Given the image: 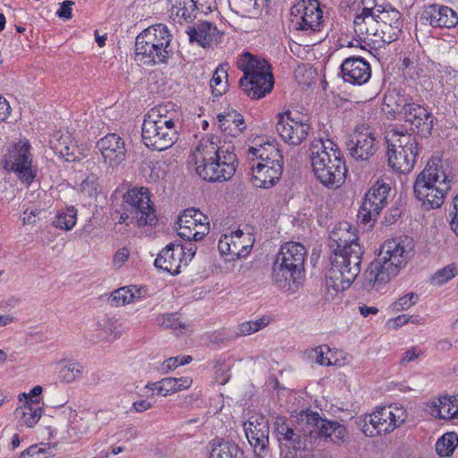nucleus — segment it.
I'll return each mask as SVG.
<instances>
[{"mask_svg": "<svg viewBox=\"0 0 458 458\" xmlns=\"http://www.w3.org/2000/svg\"><path fill=\"white\" fill-rule=\"evenodd\" d=\"M331 267L326 285L335 292L348 289L360 273L364 250L359 242L357 230L348 222L339 223L329 236Z\"/></svg>", "mask_w": 458, "mask_h": 458, "instance_id": "nucleus-1", "label": "nucleus"}, {"mask_svg": "<svg viewBox=\"0 0 458 458\" xmlns=\"http://www.w3.org/2000/svg\"><path fill=\"white\" fill-rule=\"evenodd\" d=\"M412 239H392L383 244L378 257L373 260L364 272L362 287L368 293H378L395 276L411 257Z\"/></svg>", "mask_w": 458, "mask_h": 458, "instance_id": "nucleus-2", "label": "nucleus"}, {"mask_svg": "<svg viewBox=\"0 0 458 458\" xmlns=\"http://www.w3.org/2000/svg\"><path fill=\"white\" fill-rule=\"evenodd\" d=\"M197 174L205 181L225 182L236 170L237 157L230 142L218 145L210 140L200 142L191 157Z\"/></svg>", "mask_w": 458, "mask_h": 458, "instance_id": "nucleus-3", "label": "nucleus"}, {"mask_svg": "<svg viewBox=\"0 0 458 458\" xmlns=\"http://www.w3.org/2000/svg\"><path fill=\"white\" fill-rule=\"evenodd\" d=\"M310 157L317 179L326 186L339 187L347 172L341 150L330 140H314Z\"/></svg>", "mask_w": 458, "mask_h": 458, "instance_id": "nucleus-4", "label": "nucleus"}, {"mask_svg": "<svg viewBox=\"0 0 458 458\" xmlns=\"http://www.w3.org/2000/svg\"><path fill=\"white\" fill-rule=\"evenodd\" d=\"M312 411H302L295 423L290 424L284 417L277 416L274 421L275 433L281 445L294 451H310L316 447L315 426L311 422Z\"/></svg>", "mask_w": 458, "mask_h": 458, "instance_id": "nucleus-5", "label": "nucleus"}, {"mask_svg": "<svg viewBox=\"0 0 458 458\" xmlns=\"http://www.w3.org/2000/svg\"><path fill=\"white\" fill-rule=\"evenodd\" d=\"M237 65L244 73L239 85L249 98L259 99L272 90L274 78L267 61L246 52L241 55Z\"/></svg>", "mask_w": 458, "mask_h": 458, "instance_id": "nucleus-6", "label": "nucleus"}, {"mask_svg": "<svg viewBox=\"0 0 458 458\" xmlns=\"http://www.w3.org/2000/svg\"><path fill=\"white\" fill-rule=\"evenodd\" d=\"M305 247L299 242L282 245L272 268L274 283L284 291H290L304 270Z\"/></svg>", "mask_w": 458, "mask_h": 458, "instance_id": "nucleus-7", "label": "nucleus"}, {"mask_svg": "<svg viewBox=\"0 0 458 458\" xmlns=\"http://www.w3.org/2000/svg\"><path fill=\"white\" fill-rule=\"evenodd\" d=\"M407 418L408 413L403 406L390 404L377 407L373 413L359 418L356 423L366 437H373L393 432Z\"/></svg>", "mask_w": 458, "mask_h": 458, "instance_id": "nucleus-8", "label": "nucleus"}, {"mask_svg": "<svg viewBox=\"0 0 458 458\" xmlns=\"http://www.w3.org/2000/svg\"><path fill=\"white\" fill-rule=\"evenodd\" d=\"M157 222L155 209L150 204L147 188H133L123 195L120 224H137L138 226L152 225Z\"/></svg>", "mask_w": 458, "mask_h": 458, "instance_id": "nucleus-9", "label": "nucleus"}, {"mask_svg": "<svg viewBox=\"0 0 458 458\" xmlns=\"http://www.w3.org/2000/svg\"><path fill=\"white\" fill-rule=\"evenodd\" d=\"M276 119V131L285 143L297 146L307 139L310 130L308 115L297 110H287L279 113Z\"/></svg>", "mask_w": 458, "mask_h": 458, "instance_id": "nucleus-10", "label": "nucleus"}, {"mask_svg": "<svg viewBox=\"0 0 458 458\" xmlns=\"http://www.w3.org/2000/svg\"><path fill=\"white\" fill-rule=\"evenodd\" d=\"M28 141L14 144L4 156V169L16 174L19 179L30 184L36 177Z\"/></svg>", "mask_w": 458, "mask_h": 458, "instance_id": "nucleus-11", "label": "nucleus"}, {"mask_svg": "<svg viewBox=\"0 0 458 458\" xmlns=\"http://www.w3.org/2000/svg\"><path fill=\"white\" fill-rule=\"evenodd\" d=\"M166 122L144 120L142 123V140L146 147L157 151L171 148L178 139L175 126L165 124Z\"/></svg>", "mask_w": 458, "mask_h": 458, "instance_id": "nucleus-12", "label": "nucleus"}, {"mask_svg": "<svg viewBox=\"0 0 458 458\" xmlns=\"http://www.w3.org/2000/svg\"><path fill=\"white\" fill-rule=\"evenodd\" d=\"M178 235L187 241H200L209 233L208 217L196 208H187L178 217Z\"/></svg>", "mask_w": 458, "mask_h": 458, "instance_id": "nucleus-13", "label": "nucleus"}, {"mask_svg": "<svg viewBox=\"0 0 458 458\" xmlns=\"http://www.w3.org/2000/svg\"><path fill=\"white\" fill-rule=\"evenodd\" d=\"M322 13L317 0H302L291 8L292 22L297 30H318Z\"/></svg>", "mask_w": 458, "mask_h": 458, "instance_id": "nucleus-14", "label": "nucleus"}, {"mask_svg": "<svg viewBox=\"0 0 458 458\" xmlns=\"http://www.w3.org/2000/svg\"><path fill=\"white\" fill-rule=\"evenodd\" d=\"M253 238L242 230L232 232L230 234H224L218 241V250L223 257L228 261L246 257L253 245Z\"/></svg>", "mask_w": 458, "mask_h": 458, "instance_id": "nucleus-15", "label": "nucleus"}, {"mask_svg": "<svg viewBox=\"0 0 458 458\" xmlns=\"http://www.w3.org/2000/svg\"><path fill=\"white\" fill-rule=\"evenodd\" d=\"M389 191V185L380 182H377L369 190L359 210V217H361L364 223L377 219L380 211L387 204Z\"/></svg>", "mask_w": 458, "mask_h": 458, "instance_id": "nucleus-16", "label": "nucleus"}, {"mask_svg": "<svg viewBox=\"0 0 458 458\" xmlns=\"http://www.w3.org/2000/svg\"><path fill=\"white\" fill-rule=\"evenodd\" d=\"M439 162H428L425 168L417 175L413 183V192L416 199H425L428 191L438 187V182H449L447 175Z\"/></svg>", "mask_w": 458, "mask_h": 458, "instance_id": "nucleus-17", "label": "nucleus"}, {"mask_svg": "<svg viewBox=\"0 0 458 458\" xmlns=\"http://www.w3.org/2000/svg\"><path fill=\"white\" fill-rule=\"evenodd\" d=\"M377 140L368 129L356 128L352 139L346 142L351 157L356 160L368 161L377 150Z\"/></svg>", "mask_w": 458, "mask_h": 458, "instance_id": "nucleus-18", "label": "nucleus"}, {"mask_svg": "<svg viewBox=\"0 0 458 458\" xmlns=\"http://www.w3.org/2000/svg\"><path fill=\"white\" fill-rule=\"evenodd\" d=\"M97 148L102 155L107 171L114 170L125 159L124 141L115 133L107 134L100 139L97 143Z\"/></svg>", "mask_w": 458, "mask_h": 458, "instance_id": "nucleus-19", "label": "nucleus"}, {"mask_svg": "<svg viewBox=\"0 0 458 458\" xmlns=\"http://www.w3.org/2000/svg\"><path fill=\"white\" fill-rule=\"evenodd\" d=\"M310 420V423H313V426H315V432L317 433L316 446L318 440L322 437H331L332 441L337 445L348 442V431L343 424L324 419L317 411H314Z\"/></svg>", "mask_w": 458, "mask_h": 458, "instance_id": "nucleus-20", "label": "nucleus"}, {"mask_svg": "<svg viewBox=\"0 0 458 458\" xmlns=\"http://www.w3.org/2000/svg\"><path fill=\"white\" fill-rule=\"evenodd\" d=\"M243 427L250 445L255 449L259 448L260 452L265 451L269 436L268 420L266 417L259 414L252 415Z\"/></svg>", "mask_w": 458, "mask_h": 458, "instance_id": "nucleus-21", "label": "nucleus"}, {"mask_svg": "<svg viewBox=\"0 0 458 458\" xmlns=\"http://www.w3.org/2000/svg\"><path fill=\"white\" fill-rule=\"evenodd\" d=\"M341 73L345 82L362 85L369 80L371 68L364 58L352 56L342 63Z\"/></svg>", "mask_w": 458, "mask_h": 458, "instance_id": "nucleus-22", "label": "nucleus"}, {"mask_svg": "<svg viewBox=\"0 0 458 458\" xmlns=\"http://www.w3.org/2000/svg\"><path fill=\"white\" fill-rule=\"evenodd\" d=\"M186 252L181 244L169 243L164 248L155 260V266L172 275H178L182 263L187 265Z\"/></svg>", "mask_w": 458, "mask_h": 458, "instance_id": "nucleus-23", "label": "nucleus"}, {"mask_svg": "<svg viewBox=\"0 0 458 458\" xmlns=\"http://www.w3.org/2000/svg\"><path fill=\"white\" fill-rule=\"evenodd\" d=\"M191 43H197L203 48L212 47L220 42L223 33L216 25L208 21H199L186 30Z\"/></svg>", "mask_w": 458, "mask_h": 458, "instance_id": "nucleus-24", "label": "nucleus"}, {"mask_svg": "<svg viewBox=\"0 0 458 458\" xmlns=\"http://www.w3.org/2000/svg\"><path fill=\"white\" fill-rule=\"evenodd\" d=\"M170 57L169 52L159 50L153 43L145 41L140 34L135 39V60L144 65L152 66L157 64H166Z\"/></svg>", "mask_w": 458, "mask_h": 458, "instance_id": "nucleus-25", "label": "nucleus"}, {"mask_svg": "<svg viewBox=\"0 0 458 458\" xmlns=\"http://www.w3.org/2000/svg\"><path fill=\"white\" fill-rule=\"evenodd\" d=\"M433 27L454 28L458 23V15L451 8L444 5L432 4L421 15Z\"/></svg>", "mask_w": 458, "mask_h": 458, "instance_id": "nucleus-26", "label": "nucleus"}, {"mask_svg": "<svg viewBox=\"0 0 458 458\" xmlns=\"http://www.w3.org/2000/svg\"><path fill=\"white\" fill-rule=\"evenodd\" d=\"M385 139L388 148L403 149L411 154H419L416 137L400 127L390 126L386 131Z\"/></svg>", "mask_w": 458, "mask_h": 458, "instance_id": "nucleus-27", "label": "nucleus"}, {"mask_svg": "<svg viewBox=\"0 0 458 458\" xmlns=\"http://www.w3.org/2000/svg\"><path fill=\"white\" fill-rule=\"evenodd\" d=\"M403 115L406 122L415 126L423 135L431 133L434 117L425 106L411 103Z\"/></svg>", "mask_w": 458, "mask_h": 458, "instance_id": "nucleus-28", "label": "nucleus"}, {"mask_svg": "<svg viewBox=\"0 0 458 458\" xmlns=\"http://www.w3.org/2000/svg\"><path fill=\"white\" fill-rule=\"evenodd\" d=\"M252 183L255 187L268 189L279 182L283 174L282 165L276 164V166H269L266 164L253 165Z\"/></svg>", "mask_w": 458, "mask_h": 458, "instance_id": "nucleus-29", "label": "nucleus"}, {"mask_svg": "<svg viewBox=\"0 0 458 458\" xmlns=\"http://www.w3.org/2000/svg\"><path fill=\"white\" fill-rule=\"evenodd\" d=\"M377 16V13L373 11V8L363 7L361 13L357 14L353 21L355 32L366 38L370 36L377 38L380 21Z\"/></svg>", "mask_w": 458, "mask_h": 458, "instance_id": "nucleus-30", "label": "nucleus"}, {"mask_svg": "<svg viewBox=\"0 0 458 458\" xmlns=\"http://www.w3.org/2000/svg\"><path fill=\"white\" fill-rule=\"evenodd\" d=\"M25 399V403L15 410V417L29 428L34 427L41 418L42 406L40 400H31V396L26 395L25 393L20 394V401Z\"/></svg>", "mask_w": 458, "mask_h": 458, "instance_id": "nucleus-31", "label": "nucleus"}, {"mask_svg": "<svg viewBox=\"0 0 458 458\" xmlns=\"http://www.w3.org/2000/svg\"><path fill=\"white\" fill-rule=\"evenodd\" d=\"M427 411L441 420L458 418V395L439 397L427 404Z\"/></svg>", "mask_w": 458, "mask_h": 458, "instance_id": "nucleus-32", "label": "nucleus"}, {"mask_svg": "<svg viewBox=\"0 0 458 458\" xmlns=\"http://www.w3.org/2000/svg\"><path fill=\"white\" fill-rule=\"evenodd\" d=\"M140 35L145 38V41L153 43L157 49L171 54L172 35L165 25L159 23L149 26L142 30Z\"/></svg>", "mask_w": 458, "mask_h": 458, "instance_id": "nucleus-33", "label": "nucleus"}, {"mask_svg": "<svg viewBox=\"0 0 458 458\" xmlns=\"http://www.w3.org/2000/svg\"><path fill=\"white\" fill-rule=\"evenodd\" d=\"M417 156L403 149H387L388 165L397 173H410L414 167Z\"/></svg>", "mask_w": 458, "mask_h": 458, "instance_id": "nucleus-34", "label": "nucleus"}, {"mask_svg": "<svg viewBox=\"0 0 458 458\" xmlns=\"http://www.w3.org/2000/svg\"><path fill=\"white\" fill-rule=\"evenodd\" d=\"M219 128L225 133L236 137L245 129L242 115L235 110H230L217 115Z\"/></svg>", "mask_w": 458, "mask_h": 458, "instance_id": "nucleus-35", "label": "nucleus"}, {"mask_svg": "<svg viewBox=\"0 0 458 458\" xmlns=\"http://www.w3.org/2000/svg\"><path fill=\"white\" fill-rule=\"evenodd\" d=\"M102 414V411H98L94 415L86 418H75L72 422L71 430H72L75 435H84L98 431L101 428L99 420H101Z\"/></svg>", "mask_w": 458, "mask_h": 458, "instance_id": "nucleus-36", "label": "nucleus"}, {"mask_svg": "<svg viewBox=\"0 0 458 458\" xmlns=\"http://www.w3.org/2000/svg\"><path fill=\"white\" fill-rule=\"evenodd\" d=\"M171 3V15L188 22L196 17L197 6L193 0H169Z\"/></svg>", "mask_w": 458, "mask_h": 458, "instance_id": "nucleus-37", "label": "nucleus"}, {"mask_svg": "<svg viewBox=\"0 0 458 458\" xmlns=\"http://www.w3.org/2000/svg\"><path fill=\"white\" fill-rule=\"evenodd\" d=\"M144 120L162 121L166 122L165 124L169 126H175V121L179 120V114L174 109V104L167 103L151 109Z\"/></svg>", "mask_w": 458, "mask_h": 458, "instance_id": "nucleus-38", "label": "nucleus"}, {"mask_svg": "<svg viewBox=\"0 0 458 458\" xmlns=\"http://www.w3.org/2000/svg\"><path fill=\"white\" fill-rule=\"evenodd\" d=\"M281 151L277 146L273 143L267 141L263 144H259L258 147H250L247 149L246 155L250 160H263V159H275L279 158Z\"/></svg>", "mask_w": 458, "mask_h": 458, "instance_id": "nucleus-39", "label": "nucleus"}, {"mask_svg": "<svg viewBox=\"0 0 458 458\" xmlns=\"http://www.w3.org/2000/svg\"><path fill=\"white\" fill-rule=\"evenodd\" d=\"M140 297V289H138L135 285H131L113 291L109 301L111 305L118 307L133 302Z\"/></svg>", "mask_w": 458, "mask_h": 458, "instance_id": "nucleus-40", "label": "nucleus"}, {"mask_svg": "<svg viewBox=\"0 0 458 458\" xmlns=\"http://www.w3.org/2000/svg\"><path fill=\"white\" fill-rule=\"evenodd\" d=\"M60 379L66 383L73 382L83 372V366L72 360H61L55 363Z\"/></svg>", "mask_w": 458, "mask_h": 458, "instance_id": "nucleus-41", "label": "nucleus"}, {"mask_svg": "<svg viewBox=\"0 0 458 458\" xmlns=\"http://www.w3.org/2000/svg\"><path fill=\"white\" fill-rule=\"evenodd\" d=\"M438 187H436L432 190L430 189L428 192V198L425 199H417L420 202L421 206L425 209H434L441 207V205L444 203V199L445 197V194L450 190V183L449 182H438Z\"/></svg>", "mask_w": 458, "mask_h": 458, "instance_id": "nucleus-42", "label": "nucleus"}, {"mask_svg": "<svg viewBox=\"0 0 458 458\" xmlns=\"http://www.w3.org/2000/svg\"><path fill=\"white\" fill-rule=\"evenodd\" d=\"M227 64H220L214 72L210 80V88L215 97H220L228 89V67Z\"/></svg>", "mask_w": 458, "mask_h": 458, "instance_id": "nucleus-43", "label": "nucleus"}, {"mask_svg": "<svg viewBox=\"0 0 458 458\" xmlns=\"http://www.w3.org/2000/svg\"><path fill=\"white\" fill-rule=\"evenodd\" d=\"M209 458H244L243 452L233 442L221 441L214 445Z\"/></svg>", "mask_w": 458, "mask_h": 458, "instance_id": "nucleus-44", "label": "nucleus"}, {"mask_svg": "<svg viewBox=\"0 0 458 458\" xmlns=\"http://www.w3.org/2000/svg\"><path fill=\"white\" fill-rule=\"evenodd\" d=\"M377 17L379 19L380 24L403 27L401 13L398 10L392 8L390 5H379L377 8Z\"/></svg>", "mask_w": 458, "mask_h": 458, "instance_id": "nucleus-45", "label": "nucleus"}, {"mask_svg": "<svg viewBox=\"0 0 458 458\" xmlns=\"http://www.w3.org/2000/svg\"><path fill=\"white\" fill-rule=\"evenodd\" d=\"M76 220L77 210L73 207H71L64 210H60L53 221V225L56 228L69 231L73 228Z\"/></svg>", "mask_w": 458, "mask_h": 458, "instance_id": "nucleus-46", "label": "nucleus"}, {"mask_svg": "<svg viewBox=\"0 0 458 458\" xmlns=\"http://www.w3.org/2000/svg\"><path fill=\"white\" fill-rule=\"evenodd\" d=\"M231 9L243 17H253L259 13L257 0H228Z\"/></svg>", "mask_w": 458, "mask_h": 458, "instance_id": "nucleus-47", "label": "nucleus"}, {"mask_svg": "<svg viewBox=\"0 0 458 458\" xmlns=\"http://www.w3.org/2000/svg\"><path fill=\"white\" fill-rule=\"evenodd\" d=\"M458 445V436L454 432L444 434L436 443V450L441 456H449Z\"/></svg>", "mask_w": 458, "mask_h": 458, "instance_id": "nucleus-48", "label": "nucleus"}, {"mask_svg": "<svg viewBox=\"0 0 458 458\" xmlns=\"http://www.w3.org/2000/svg\"><path fill=\"white\" fill-rule=\"evenodd\" d=\"M269 323L270 318L267 316H263L255 321L243 322L238 326L236 335L238 336L250 335L266 327Z\"/></svg>", "mask_w": 458, "mask_h": 458, "instance_id": "nucleus-49", "label": "nucleus"}, {"mask_svg": "<svg viewBox=\"0 0 458 458\" xmlns=\"http://www.w3.org/2000/svg\"><path fill=\"white\" fill-rule=\"evenodd\" d=\"M53 455V448L48 444L40 443L28 447L21 454L20 458H48Z\"/></svg>", "mask_w": 458, "mask_h": 458, "instance_id": "nucleus-50", "label": "nucleus"}, {"mask_svg": "<svg viewBox=\"0 0 458 458\" xmlns=\"http://www.w3.org/2000/svg\"><path fill=\"white\" fill-rule=\"evenodd\" d=\"M98 327L106 335L113 336V339H118L123 335L122 325L114 318H105L98 322Z\"/></svg>", "mask_w": 458, "mask_h": 458, "instance_id": "nucleus-51", "label": "nucleus"}, {"mask_svg": "<svg viewBox=\"0 0 458 458\" xmlns=\"http://www.w3.org/2000/svg\"><path fill=\"white\" fill-rule=\"evenodd\" d=\"M458 275V265L452 263L446 267L438 269L433 276L432 279L437 284H444Z\"/></svg>", "mask_w": 458, "mask_h": 458, "instance_id": "nucleus-52", "label": "nucleus"}, {"mask_svg": "<svg viewBox=\"0 0 458 458\" xmlns=\"http://www.w3.org/2000/svg\"><path fill=\"white\" fill-rule=\"evenodd\" d=\"M402 26L380 24L377 38L384 43L390 44L395 41L402 32Z\"/></svg>", "mask_w": 458, "mask_h": 458, "instance_id": "nucleus-53", "label": "nucleus"}, {"mask_svg": "<svg viewBox=\"0 0 458 458\" xmlns=\"http://www.w3.org/2000/svg\"><path fill=\"white\" fill-rule=\"evenodd\" d=\"M386 101H387V106L394 105V111L403 114L405 110H408V107L411 106L412 102H410V99L404 96L396 93L394 95L393 93L389 94L386 97Z\"/></svg>", "mask_w": 458, "mask_h": 458, "instance_id": "nucleus-54", "label": "nucleus"}, {"mask_svg": "<svg viewBox=\"0 0 458 458\" xmlns=\"http://www.w3.org/2000/svg\"><path fill=\"white\" fill-rule=\"evenodd\" d=\"M81 193L88 198H96L99 193V183L97 177L88 176L81 184Z\"/></svg>", "mask_w": 458, "mask_h": 458, "instance_id": "nucleus-55", "label": "nucleus"}, {"mask_svg": "<svg viewBox=\"0 0 458 458\" xmlns=\"http://www.w3.org/2000/svg\"><path fill=\"white\" fill-rule=\"evenodd\" d=\"M157 322L158 326L165 328L178 329L185 327L177 313L161 315L157 318Z\"/></svg>", "mask_w": 458, "mask_h": 458, "instance_id": "nucleus-56", "label": "nucleus"}, {"mask_svg": "<svg viewBox=\"0 0 458 458\" xmlns=\"http://www.w3.org/2000/svg\"><path fill=\"white\" fill-rule=\"evenodd\" d=\"M158 395L166 396L172 393L180 391L176 377H165L158 381Z\"/></svg>", "mask_w": 458, "mask_h": 458, "instance_id": "nucleus-57", "label": "nucleus"}, {"mask_svg": "<svg viewBox=\"0 0 458 458\" xmlns=\"http://www.w3.org/2000/svg\"><path fill=\"white\" fill-rule=\"evenodd\" d=\"M417 301H418V296L415 293H411L409 294H406V295L401 297L398 301H396L394 303V309L396 311L408 310L410 307L414 305L417 302Z\"/></svg>", "mask_w": 458, "mask_h": 458, "instance_id": "nucleus-58", "label": "nucleus"}, {"mask_svg": "<svg viewBox=\"0 0 458 458\" xmlns=\"http://www.w3.org/2000/svg\"><path fill=\"white\" fill-rule=\"evenodd\" d=\"M330 351L327 345H320L314 349L316 354V362L319 365L331 366L332 362L329 358L325 357V353Z\"/></svg>", "mask_w": 458, "mask_h": 458, "instance_id": "nucleus-59", "label": "nucleus"}, {"mask_svg": "<svg viewBox=\"0 0 458 458\" xmlns=\"http://www.w3.org/2000/svg\"><path fill=\"white\" fill-rule=\"evenodd\" d=\"M195 4L198 5V11L208 14L213 10L217 9L216 0H193Z\"/></svg>", "mask_w": 458, "mask_h": 458, "instance_id": "nucleus-60", "label": "nucleus"}, {"mask_svg": "<svg viewBox=\"0 0 458 458\" xmlns=\"http://www.w3.org/2000/svg\"><path fill=\"white\" fill-rule=\"evenodd\" d=\"M422 354H423V352L421 350H420L417 347H412L411 349L406 351L403 353V358L401 359L400 363L403 366L407 365L408 363H410V362L415 360L416 359H418Z\"/></svg>", "mask_w": 458, "mask_h": 458, "instance_id": "nucleus-61", "label": "nucleus"}, {"mask_svg": "<svg viewBox=\"0 0 458 458\" xmlns=\"http://www.w3.org/2000/svg\"><path fill=\"white\" fill-rule=\"evenodd\" d=\"M129 255L130 250L126 247L119 249L114 256V264L118 267H122L128 259Z\"/></svg>", "mask_w": 458, "mask_h": 458, "instance_id": "nucleus-62", "label": "nucleus"}, {"mask_svg": "<svg viewBox=\"0 0 458 458\" xmlns=\"http://www.w3.org/2000/svg\"><path fill=\"white\" fill-rule=\"evenodd\" d=\"M74 4V2L66 0L62 3L60 9L56 12V14L60 18L64 19H71L72 18V6Z\"/></svg>", "mask_w": 458, "mask_h": 458, "instance_id": "nucleus-63", "label": "nucleus"}, {"mask_svg": "<svg viewBox=\"0 0 458 458\" xmlns=\"http://www.w3.org/2000/svg\"><path fill=\"white\" fill-rule=\"evenodd\" d=\"M180 365V357H171L167 360H165L162 366L161 370L163 373H167L170 370L176 369Z\"/></svg>", "mask_w": 458, "mask_h": 458, "instance_id": "nucleus-64", "label": "nucleus"}]
</instances>
